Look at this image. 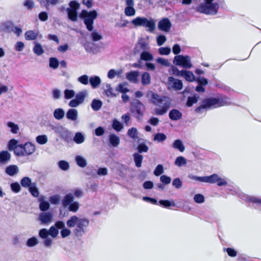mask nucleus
Here are the masks:
<instances>
[{
    "label": "nucleus",
    "mask_w": 261,
    "mask_h": 261,
    "mask_svg": "<svg viewBox=\"0 0 261 261\" xmlns=\"http://www.w3.org/2000/svg\"><path fill=\"white\" fill-rule=\"evenodd\" d=\"M78 218L76 216L71 217L67 222V225L69 227H73L77 226Z\"/></svg>",
    "instance_id": "864d4df0"
},
{
    "label": "nucleus",
    "mask_w": 261,
    "mask_h": 261,
    "mask_svg": "<svg viewBox=\"0 0 261 261\" xmlns=\"http://www.w3.org/2000/svg\"><path fill=\"white\" fill-rule=\"evenodd\" d=\"M61 197L59 195L51 196L49 198V201L53 204H57L60 202Z\"/></svg>",
    "instance_id": "680f3d73"
},
{
    "label": "nucleus",
    "mask_w": 261,
    "mask_h": 261,
    "mask_svg": "<svg viewBox=\"0 0 261 261\" xmlns=\"http://www.w3.org/2000/svg\"><path fill=\"white\" fill-rule=\"evenodd\" d=\"M159 53L161 55H168L171 53V48L168 47H162L159 48Z\"/></svg>",
    "instance_id": "e2e57ef3"
},
{
    "label": "nucleus",
    "mask_w": 261,
    "mask_h": 261,
    "mask_svg": "<svg viewBox=\"0 0 261 261\" xmlns=\"http://www.w3.org/2000/svg\"><path fill=\"white\" fill-rule=\"evenodd\" d=\"M132 23L136 27H143L147 29V31L152 32L155 28V21L153 19H149L145 17H138L132 21Z\"/></svg>",
    "instance_id": "423d86ee"
},
{
    "label": "nucleus",
    "mask_w": 261,
    "mask_h": 261,
    "mask_svg": "<svg viewBox=\"0 0 261 261\" xmlns=\"http://www.w3.org/2000/svg\"><path fill=\"white\" fill-rule=\"evenodd\" d=\"M20 184L23 187L29 188L33 183H32V180L29 177H24L21 179Z\"/></svg>",
    "instance_id": "37998d69"
},
{
    "label": "nucleus",
    "mask_w": 261,
    "mask_h": 261,
    "mask_svg": "<svg viewBox=\"0 0 261 261\" xmlns=\"http://www.w3.org/2000/svg\"><path fill=\"white\" fill-rule=\"evenodd\" d=\"M97 16V13L95 10L88 12L87 10H83L80 15V17L84 19V22L89 31H92L93 30L94 20Z\"/></svg>",
    "instance_id": "39448f33"
},
{
    "label": "nucleus",
    "mask_w": 261,
    "mask_h": 261,
    "mask_svg": "<svg viewBox=\"0 0 261 261\" xmlns=\"http://www.w3.org/2000/svg\"><path fill=\"white\" fill-rule=\"evenodd\" d=\"M53 215L50 212H44L39 214L38 220L43 225H48L52 222Z\"/></svg>",
    "instance_id": "ddd939ff"
},
{
    "label": "nucleus",
    "mask_w": 261,
    "mask_h": 261,
    "mask_svg": "<svg viewBox=\"0 0 261 261\" xmlns=\"http://www.w3.org/2000/svg\"><path fill=\"white\" fill-rule=\"evenodd\" d=\"M73 201V196L71 194H67L62 200L63 206L65 207L69 206Z\"/></svg>",
    "instance_id": "473e14b6"
},
{
    "label": "nucleus",
    "mask_w": 261,
    "mask_h": 261,
    "mask_svg": "<svg viewBox=\"0 0 261 261\" xmlns=\"http://www.w3.org/2000/svg\"><path fill=\"white\" fill-rule=\"evenodd\" d=\"M18 167L15 165H11L7 166L5 170V173L10 176H13L19 172Z\"/></svg>",
    "instance_id": "6ab92c4d"
},
{
    "label": "nucleus",
    "mask_w": 261,
    "mask_h": 261,
    "mask_svg": "<svg viewBox=\"0 0 261 261\" xmlns=\"http://www.w3.org/2000/svg\"><path fill=\"white\" fill-rule=\"evenodd\" d=\"M204 182H208L210 184L217 183V185L219 187L226 186L227 184V182L225 178H221L217 174H213L211 176H205Z\"/></svg>",
    "instance_id": "9d476101"
},
{
    "label": "nucleus",
    "mask_w": 261,
    "mask_h": 261,
    "mask_svg": "<svg viewBox=\"0 0 261 261\" xmlns=\"http://www.w3.org/2000/svg\"><path fill=\"white\" fill-rule=\"evenodd\" d=\"M79 208V203L76 202H72L69 205L68 209L70 211L75 212Z\"/></svg>",
    "instance_id": "774afa93"
},
{
    "label": "nucleus",
    "mask_w": 261,
    "mask_h": 261,
    "mask_svg": "<svg viewBox=\"0 0 261 261\" xmlns=\"http://www.w3.org/2000/svg\"><path fill=\"white\" fill-rule=\"evenodd\" d=\"M49 207V204L47 201H41L39 204V208L41 211H47Z\"/></svg>",
    "instance_id": "0e129e2a"
},
{
    "label": "nucleus",
    "mask_w": 261,
    "mask_h": 261,
    "mask_svg": "<svg viewBox=\"0 0 261 261\" xmlns=\"http://www.w3.org/2000/svg\"><path fill=\"white\" fill-rule=\"evenodd\" d=\"M166 139V135L163 133H158L154 136V140L158 142H162Z\"/></svg>",
    "instance_id": "052dcab7"
},
{
    "label": "nucleus",
    "mask_w": 261,
    "mask_h": 261,
    "mask_svg": "<svg viewBox=\"0 0 261 261\" xmlns=\"http://www.w3.org/2000/svg\"><path fill=\"white\" fill-rule=\"evenodd\" d=\"M171 23L167 18H164L159 21L158 23V29L162 31L168 32L171 28Z\"/></svg>",
    "instance_id": "4468645a"
},
{
    "label": "nucleus",
    "mask_w": 261,
    "mask_h": 261,
    "mask_svg": "<svg viewBox=\"0 0 261 261\" xmlns=\"http://www.w3.org/2000/svg\"><path fill=\"white\" fill-rule=\"evenodd\" d=\"M38 242L35 237H32L29 239L27 242V245L29 247H33L36 245Z\"/></svg>",
    "instance_id": "338daca9"
},
{
    "label": "nucleus",
    "mask_w": 261,
    "mask_h": 261,
    "mask_svg": "<svg viewBox=\"0 0 261 261\" xmlns=\"http://www.w3.org/2000/svg\"><path fill=\"white\" fill-rule=\"evenodd\" d=\"M225 103L226 102L222 99L215 98H206L202 101V105L195 109V112L201 113L205 109L218 108L225 105Z\"/></svg>",
    "instance_id": "20e7f679"
},
{
    "label": "nucleus",
    "mask_w": 261,
    "mask_h": 261,
    "mask_svg": "<svg viewBox=\"0 0 261 261\" xmlns=\"http://www.w3.org/2000/svg\"><path fill=\"white\" fill-rule=\"evenodd\" d=\"M102 106V102L99 99H94L92 100L91 107L93 110L98 111L99 110Z\"/></svg>",
    "instance_id": "c756f323"
},
{
    "label": "nucleus",
    "mask_w": 261,
    "mask_h": 261,
    "mask_svg": "<svg viewBox=\"0 0 261 261\" xmlns=\"http://www.w3.org/2000/svg\"><path fill=\"white\" fill-rule=\"evenodd\" d=\"M75 161L77 165L81 168H85L87 165L86 159L82 155H76L75 156Z\"/></svg>",
    "instance_id": "b1692460"
},
{
    "label": "nucleus",
    "mask_w": 261,
    "mask_h": 261,
    "mask_svg": "<svg viewBox=\"0 0 261 261\" xmlns=\"http://www.w3.org/2000/svg\"><path fill=\"white\" fill-rule=\"evenodd\" d=\"M112 127L117 132H119L123 128V125L117 119H114L112 123Z\"/></svg>",
    "instance_id": "8fccbe9b"
},
{
    "label": "nucleus",
    "mask_w": 261,
    "mask_h": 261,
    "mask_svg": "<svg viewBox=\"0 0 261 261\" xmlns=\"http://www.w3.org/2000/svg\"><path fill=\"white\" fill-rule=\"evenodd\" d=\"M7 125L10 128V131L12 133L16 134L18 133L19 127L17 124L13 122L9 121L7 122Z\"/></svg>",
    "instance_id": "e433bc0d"
},
{
    "label": "nucleus",
    "mask_w": 261,
    "mask_h": 261,
    "mask_svg": "<svg viewBox=\"0 0 261 261\" xmlns=\"http://www.w3.org/2000/svg\"><path fill=\"white\" fill-rule=\"evenodd\" d=\"M18 141L12 139H11L8 144V148L10 151H13L14 153L15 154V151L18 146Z\"/></svg>",
    "instance_id": "7c9ffc66"
},
{
    "label": "nucleus",
    "mask_w": 261,
    "mask_h": 261,
    "mask_svg": "<svg viewBox=\"0 0 261 261\" xmlns=\"http://www.w3.org/2000/svg\"><path fill=\"white\" fill-rule=\"evenodd\" d=\"M77 81L78 82L84 85H87L89 83V77L87 75L84 74L79 76L77 78Z\"/></svg>",
    "instance_id": "09e8293b"
},
{
    "label": "nucleus",
    "mask_w": 261,
    "mask_h": 261,
    "mask_svg": "<svg viewBox=\"0 0 261 261\" xmlns=\"http://www.w3.org/2000/svg\"><path fill=\"white\" fill-rule=\"evenodd\" d=\"M186 160L183 156L177 157L175 161V164L178 167H180L182 165H186Z\"/></svg>",
    "instance_id": "6e6d98bb"
},
{
    "label": "nucleus",
    "mask_w": 261,
    "mask_h": 261,
    "mask_svg": "<svg viewBox=\"0 0 261 261\" xmlns=\"http://www.w3.org/2000/svg\"><path fill=\"white\" fill-rule=\"evenodd\" d=\"M70 7L67 8L68 17L73 21H76L77 19V10L80 8V4L76 1H73L69 3Z\"/></svg>",
    "instance_id": "1a4fd4ad"
},
{
    "label": "nucleus",
    "mask_w": 261,
    "mask_h": 261,
    "mask_svg": "<svg viewBox=\"0 0 261 261\" xmlns=\"http://www.w3.org/2000/svg\"><path fill=\"white\" fill-rule=\"evenodd\" d=\"M172 146L174 148L178 149L180 152H184L185 147V146L180 140H175L173 143Z\"/></svg>",
    "instance_id": "2f4dec72"
},
{
    "label": "nucleus",
    "mask_w": 261,
    "mask_h": 261,
    "mask_svg": "<svg viewBox=\"0 0 261 261\" xmlns=\"http://www.w3.org/2000/svg\"><path fill=\"white\" fill-rule=\"evenodd\" d=\"M66 117L67 119L70 121H76L78 118L77 110L74 109H69L66 114Z\"/></svg>",
    "instance_id": "412c9836"
},
{
    "label": "nucleus",
    "mask_w": 261,
    "mask_h": 261,
    "mask_svg": "<svg viewBox=\"0 0 261 261\" xmlns=\"http://www.w3.org/2000/svg\"><path fill=\"white\" fill-rule=\"evenodd\" d=\"M199 97L198 95H194L193 96L189 97L187 102V105L188 107H191L194 103H196L199 99Z\"/></svg>",
    "instance_id": "3c124183"
},
{
    "label": "nucleus",
    "mask_w": 261,
    "mask_h": 261,
    "mask_svg": "<svg viewBox=\"0 0 261 261\" xmlns=\"http://www.w3.org/2000/svg\"><path fill=\"white\" fill-rule=\"evenodd\" d=\"M36 140L38 144L43 145L47 142L48 139L47 136L43 135L38 136L36 138Z\"/></svg>",
    "instance_id": "603ef678"
},
{
    "label": "nucleus",
    "mask_w": 261,
    "mask_h": 261,
    "mask_svg": "<svg viewBox=\"0 0 261 261\" xmlns=\"http://www.w3.org/2000/svg\"><path fill=\"white\" fill-rule=\"evenodd\" d=\"M94 44L91 42H86L84 44V47L86 50V51L88 53L92 52L93 50V46Z\"/></svg>",
    "instance_id": "bf43d9fd"
},
{
    "label": "nucleus",
    "mask_w": 261,
    "mask_h": 261,
    "mask_svg": "<svg viewBox=\"0 0 261 261\" xmlns=\"http://www.w3.org/2000/svg\"><path fill=\"white\" fill-rule=\"evenodd\" d=\"M65 114V111L62 108L56 109L53 112L54 118L58 120L63 119Z\"/></svg>",
    "instance_id": "a878e982"
},
{
    "label": "nucleus",
    "mask_w": 261,
    "mask_h": 261,
    "mask_svg": "<svg viewBox=\"0 0 261 261\" xmlns=\"http://www.w3.org/2000/svg\"><path fill=\"white\" fill-rule=\"evenodd\" d=\"M141 59L146 61H152L153 57L150 53L147 51H143L141 54Z\"/></svg>",
    "instance_id": "49530a36"
},
{
    "label": "nucleus",
    "mask_w": 261,
    "mask_h": 261,
    "mask_svg": "<svg viewBox=\"0 0 261 261\" xmlns=\"http://www.w3.org/2000/svg\"><path fill=\"white\" fill-rule=\"evenodd\" d=\"M148 95L151 96V101L159 108L154 109L155 114L158 115H163L167 113L170 106V99L166 96H162L152 92Z\"/></svg>",
    "instance_id": "f257e3e1"
},
{
    "label": "nucleus",
    "mask_w": 261,
    "mask_h": 261,
    "mask_svg": "<svg viewBox=\"0 0 261 261\" xmlns=\"http://www.w3.org/2000/svg\"><path fill=\"white\" fill-rule=\"evenodd\" d=\"M59 65L58 60L56 58L51 57L49 59V66L54 69H57Z\"/></svg>",
    "instance_id": "79ce46f5"
},
{
    "label": "nucleus",
    "mask_w": 261,
    "mask_h": 261,
    "mask_svg": "<svg viewBox=\"0 0 261 261\" xmlns=\"http://www.w3.org/2000/svg\"><path fill=\"white\" fill-rule=\"evenodd\" d=\"M156 62L158 63L165 67H169L170 66V63L169 61L167 59H164L163 58H158L156 59Z\"/></svg>",
    "instance_id": "4d7b16f0"
},
{
    "label": "nucleus",
    "mask_w": 261,
    "mask_h": 261,
    "mask_svg": "<svg viewBox=\"0 0 261 261\" xmlns=\"http://www.w3.org/2000/svg\"><path fill=\"white\" fill-rule=\"evenodd\" d=\"M122 69L115 70L112 69L108 71L107 76L109 79L111 80L113 79L115 77H117L118 78H123L122 75Z\"/></svg>",
    "instance_id": "aec40b11"
},
{
    "label": "nucleus",
    "mask_w": 261,
    "mask_h": 261,
    "mask_svg": "<svg viewBox=\"0 0 261 261\" xmlns=\"http://www.w3.org/2000/svg\"><path fill=\"white\" fill-rule=\"evenodd\" d=\"M102 89L104 93L108 97H114L116 96V94L114 92V90L111 84L106 83L103 85Z\"/></svg>",
    "instance_id": "a211bd4d"
},
{
    "label": "nucleus",
    "mask_w": 261,
    "mask_h": 261,
    "mask_svg": "<svg viewBox=\"0 0 261 261\" xmlns=\"http://www.w3.org/2000/svg\"><path fill=\"white\" fill-rule=\"evenodd\" d=\"M14 23L11 20L3 21L0 24V30L2 32L10 33L12 32Z\"/></svg>",
    "instance_id": "dca6fc26"
},
{
    "label": "nucleus",
    "mask_w": 261,
    "mask_h": 261,
    "mask_svg": "<svg viewBox=\"0 0 261 261\" xmlns=\"http://www.w3.org/2000/svg\"><path fill=\"white\" fill-rule=\"evenodd\" d=\"M59 233V229H40L39 236L41 238H47L48 236L53 238L56 237Z\"/></svg>",
    "instance_id": "f3484780"
},
{
    "label": "nucleus",
    "mask_w": 261,
    "mask_h": 261,
    "mask_svg": "<svg viewBox=\"0 0 261 261\" xmlns=\"http://www.w3.org/2000/svg\"><path fill=\"white\" fill-rule=\"evenodd\" d=\"M35 44V46L33 48L34 53L37 56H41L44 53V50L41 45L36 42Z\"/></svg>",
    "instance_id": "ea45409f"
},
{
    "label": "nucleus",
    "mask_w": 261,
    "mask_h": 261,
    "mask_svg": "<svg viewBox=\"0 0 261 261\" xmlns=\"http://www.w3.org/2000/svg\"><path fill=\"white\" fill-rule=\"evenodd\" d=\"M245 200L246 201H248L249 202L257 203L259 205L261 204V198L259 197L251 196H246Z\"/></svg>",
    "instance_id": "de8ad7c7"
},
{
    "label": "nucleus",
    "mask_w": 261,
    "mask_h": 261,
    "mask_svg": "<svg viewBox=\"0 0 261 261\" xmlns=\"http://www.w3.org/2000/svg\"><path fill=\"white\" fill-rule=\"evenodd\" d=\"M64 98L66 99H70L75 96V92L73 90L65 89L64 91Z\"/></svg>",
    "instance_id": "a19ab883"
},
{
    "label": "nucleus",
    "mask_w": 261,
    "mask_h": 261,
    "mask_svg": "<svg viewBox=\"0 0 261 261\" xmlns=\"http://www.w3.org/2000/svg\"><path fill=\"white\" fill-rule=\"evenodd\" d=\"M109 142L113 147H116L120 142V139L118 136L114 134H111L109 137Z\"/></svg>",
    "instance_id": "f704fd0d"
},
{
    "label": "nucleus",
    "mask_w": 261,
    "mask_h": 261,
    "mask_svg": "<svg viewBox=\"0 0 261 261\" xmlns=\"http://www.w3.org/2000/svg\"><path fill=\"white\" fill-rule=\"evenodd\" d=\"M73 141L77 144H82L85 141L84 136L80 132L76 133L73 138Z\"/></svg>",
    "instance_id": "4c0bfd02"
},
{
    "label": "nucleus",
    "mask_w": 261,
    "mask_h": 261,
    "mask_svg": "<svg viewBox=\"0 0 261 261\" xmlns=\"http://www.w3.org/2000/svg\"><path fill=\"white\" fill-rule=\"evenodd\" d=\"M181 76L188 82H193L195 79L194 75L191 71L186 70H182Z\"/></svg>",
    "instance_id": "c85d7f7f"
},
{
    "label": "nucleus",
    "mask_w": 261,
    "mask_h": 261,
    "mask_svg": "<svg viewBox=\"0 0 261 261\" xmlns=\"http://www.w3.org/2000/svg\"><path fill=\"white\" fill-rule=\"evenodd\" d=\"M168 85L176 90H181L182 88L181 81L175 79L172 76L168 77Z\"/></svg>",
    "instance_id": "2eb2a0df"
},
{
    "label": "nucleus",
    "mask_w": 261,
    "mask_h": 261,
    "mask_svg": "<svg viewBox=\"0 0 261 261\" xmlns=\"http://www.w3.org/2000/svg\"><path fill=\"white\" fill-rule=\"evenodd\" d=\"M219 5L215 0H204L197 8V11L206 15H214L217 14Z\"/></svg>",
    "instance_id": "f03ea898"
},
{
    "label": "nucleus",
    "mask_w": 261,
    "mask_h": 261,
    "mask_svg": "<svg viewBox=\"0 0 261 261\" xmlns=\"http://www.w3.org/2000/svg\"><path fill=\"white\" fill-rule=\"evenodd\" d=\"M169 116L172 120H178L181 117L182 114L178 110L173 109L169 112Z\"/></svg>",
    "instance_id": "bb28decb"
},
{
    "label": "nucleus",
    "mask_w": 261,
    "mask_h": 261,
    "mask_svg": "<svg viewBox=\"0 0 261 261\" xmlns=\"http://www.w3.org/2000/svg\"><path fill=\"white\" fill-rule=\"evenodd\" d=\"M101 82L100 77L97 75H93L89 77V83L92 89L97 88Z\"/></svg>",
    "instance_id": "4be33fe9"
},
{
    "label": "nucleus",
    "mask_w": 261,
    "mask_h": 261,
    "mask_svg": "<svg viewBox=\"0 0 261 261\" xmlns=\"http://www.w3.org/2000/svg\"><path fill=\"white\" fill-rule=\"evenodd\" d=\"M134 107L133 113L138 120H140L143 116L144 107L143 104L138 100H134L132 102V107Z\"/></svg>",
    "instance_id": "9b49d317"
},
{
    "label": "nucleus",
    "mask_w": 261,
    "mask_h": 261,
    "mask_svg": "<svg viewBox=\"0 0 261 261\" xmlns=\"http://www.w3.org/2000/svg\"><path fill=\"white\" fill-rule=\"evenodd\" d=\"M58 166L63 170H67L69 168V164L65 161H60L58 162Z\"/></svg>",
    "instance_id": "13d9d810"
},
{
    "label": "nucleus",
    "mask_w": 261,
    "mask_h": 261,
    "mask_svg": "<svg viewBox=\"0 0 261 261\" xmlns=\"http://www.w3.org/2000/svg\"><path fill=\"white\" fill-rule=\"evenodd\" d=\"M35 151V146L31 142H28L24 144H19L15 151V155L18 156H25L32 154Z\"/></svg>",
    "instance_id": "0eeeda50"
},
{
    "label": "nucleus",
    "mask_w": 261,
    "mask_h": 261,
    "mask_svg": "<svg viewBox=\"0 0 261 261\" xmlns=\"http://www.w3.org/2000/svg\"><path fill=\"white\" fill-rule=\"evenodd\" d=\"M173 63L176 65L182 66L186 69H190L192 67L191 58L188 56H176L174 58Z\"/></svg>",
    "instance_id": "6e6552de"
},
{
    "label": "nucleus",
    "mask_w": 261,
    "mask_h": 261,
    "mask_svg": "<svg viewBox=\"0 0 261 261\" xmlns=\"http://www.w3.org/2000/svg\"><path fill=\"white\" fill-rule=\"evenodd\" d=\"M92 40L94 42L100 40L102 38V36L99 34L96 31H94L91 33L90 35Z\"/></svg>",
    "instance_id": "5fc2aeb1"
},
{
    "label": "nucleus",
    "mask_w": 261,
    "mask_h": 261,
    "mask_svg": "<svg viewBox=\"0 0 261 261\" xmlns=\"http://www.w3.org/2000/svg\"><path fill=\"white\" fill-rule=\"evenodd\" d=\"M53 129L57 134L64 140H67L70 137V132L62 125L53 126Z\"/></svg>",
    "instance_id": "f8f14e48"
},
{
    "label": "nucleus",
    "mask_w": 261,
    "mask_h": 261,
    "mask_svg": "<svg viewBox=\"0 0 261 261\" xmlns=\"http://www.w3.org/2000/svg\"><path fill=\"white\" fill-rule=\"evenodd\" d=\"M127 85H128V84L126 83L120 84L117 87L116 90L118 92L122 93H126V92L129 91V89L127 88Z\"/></svg>",
    "instance_id": "c03bdc74"
},
{
    "label": "nucleus",
    "mask_w": 261,
    "mask_h": 261,
    "mask_svg": "<svg viewBox=\"0 0 261 261\" xmlns=\"http://www.w3.org/2000/svg\"><path fill=\"white\" fill-rule=\"evenodd\" d=\"M170 72L177 76H181L182 73V70L180 71L176 67L172 66L170 69Z\"/></svg>",
    "instance_id": "69168bd1"
},
{
    "label": "nucleus",
    "mask_w": 261,
    "mask_h": 261,
    "mask_svg": "<svg viewBox=\"0 0 261 261\" xmlns=\"http://www.w3.org/2000/svg\"><path fill=\"white\" fill-rule=\"evenodd\" d=\"M132 138L134 139L133 147L134 150L139 154L147 152L149 147L146 144L145 141L142 139L135 128H132Z\"/></svg>",
    "instance_id": "7ed1b4c3"
},
{
    "label": "nucleus",
    "mask_w": 261,
    "mask_h": 261,
    "mask_svg": "<svg viewBox=\"0 0 261 261\" xmlns=\"http://www.w3.org/2000/svg\"><path fill=\"white\" fill-rule=\"evenodd\" d=\"M11 159V154L7 151H2L0 152V163L6 164Z\"/></svg>",
    "instance_id": "393cba45"
},
{
    "label": "nucleus",
    "mask_w": 261,
    "mask_h": 261,
    "mask_svg": "<svg viewBox=\"0 0 261 261\" xmlns=\"http://www.w3.org/2000/svg\"><path fill=\"white\" fill-rule=\"evenodd\" d=\"M29 190L34 197H37L39 196V192L35 183L32 184L31 186L29 187Z\"/></svg>",
    "instance_id": "a18cd8bd"
},
{
    "label": "nucleus",
    "mask_w": 261,
    "mask_h": 261,
    "mask_svg": "<svg viewBox=\"0 0 261 261\" xmlns=\"http://www.w3.org/2000/svg\"><path fill=\"white\" fill-rule=\"evenodd\" d=\"M133 158L136 167L138 168L141 167L143 156L139 153L135 152L133 154Z\"/></svg>",
    "instance_id": "cd10ccee"
},
{
    "label": "nucleus",
    "mask_w": 261,
    "mask_h": 261,
    "mask_svg": "<svg viewBox=\"0 0 261 261\" xmlns=\"http://www.w3.org/2000/svg\"><path fill=\"white\" fill-rule=\"evenodd\" d=\"M38 36V33L34 31H28L24 34L25 39L27 40H33L36 39Z\"/></svg>",
    "instance_id": "72a5a7b5"
},
{
    "label": "nucleus",
    "mask_w": 261,
    "mask_h": 261,
    "mask_svg": "<svg viewBox=\"0 0 261 261\" xmlns=\"http://www.w3.org/2000/svg\"><path fill=\"white\" fill-rule=\"evenodd\" d=\"M88 95V91L86 90H84L75 95V98L80 102V104H82L84 102L85 99L87 97Z\"/></svg>",
    "instance_id": "5701e85b"
},
{
    "label": "nucleus",
    "mask_w": 261,
    "mask_h": 261,
    "mask_svg": "<svg viewBox=\"0 0 261 261\" xmlns=\"http://www.w3.org/2000/svg\"><path fill=\"white\" fill-rule=\"evenodd\" d=\"M89 221L85 218H79L77 219V226L79 228H83L88 226Z\"/></svg>",
    "instance_id": "58836bf2"
},
{
    "label": "nucleus",
    "mask_w": 261,
    "mask_h": 261,
    "mask_svg": "<svg viewBox=\"0 0 261 261\" xmlns=\"http://www.w3.org/2000/svg\"><path fill=\"white\" fill-rule=\"evenodd\" d=\"M151 77L150 74L146 72H144L141 75V82L143 85H147L150 83Z\"/></svg>",
    "instance_id": "c9c22d12"
}]
</instances>
